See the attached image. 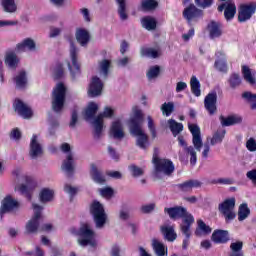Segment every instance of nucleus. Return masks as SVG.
<instances>
[{
    "label": "nucleus",
    "mask_w": 256,
    "mask_h": 256,
    "mask_svg": "<svg viewBox=\"0 0 256 256\" xmlns=\"http://www.w3.org/2000/svg\"><path fill=\"white\" fill-rule=\"evenodd\" d=\"M188 128L190 133H192V143L194 147L187 146V142H185L183 136L178 137V142L179 145L183 147L186 155H190V165H192V167H195V165H197L196 151H201V148L203 147V139H201V129L197 126V124H188Z\"/></svg>",
    "instance_id": "obj_1"
},
{
    "label": "nucleus",
    "mask_w": 256,
    "mask_h": 256,
    "mask_svg": "<svg viewBox=\"0 0 256 256\" xmlns=\"http://www.w3.org/2000/svg\"><path fill=\"white\" fill-rule=\"evenodd\" d=\"M13 175L16 177L17 181H19V183L15 186V191L21 193V195H25V193H29L31 189H35V187H37V182L31 179V177L23 174L21 169H15L13 171Z\"/></svg>",
    "instance_id": "obj_2"
},
{
    "label": "nucleus",
    "mask_w": 256,
    "mask_h": 256,
    "mask_svg": "<svg viewBox=\"0 0 256 256\" xmlns=\"http://www.w3.org/2000/svg\"><path fill=\"white\" fill-rule=\"evenodd\" d=\"M164 213H167L170 219H182V224L180 227H183L184 225H193V223H195V218L193 215L187 212L186 208L181 206L165 208Z\"/></svg>",
    "instance_id": "obj_3"
},
{
    "label": "nucleus",
    "mask_w": 256,
    "mask_h": 256,
    "mask_svg": "<svg viewBox=\"0 0 256 256\" xmlns=\"http://www.w3.org/2000/svg\"><path fill=\"white\" fill-rule=\"evenodd\" d=\"M78 245L81 247H97L95 231L89 224H83L78 231Z\"/></svg>",
    "instance_id": "obj_4"
},
{
    "label": "nucleus",
    "mask_w": 256,
    "mask_h": 256,
    "mask_svg": "<svg viewBox=\"0 0 256 256\" xmlns=\"http://www.w3.org/2000/svg\"><path fill=\"white\" fill-rule=\"evenodd\" d=\"M67 88L62 83L56 85L52 92V109L55 113H61L65 107Z\"/></svg>",
    "instance_id": "obj_5"
},
{
    "label": "nucleus",
    "mask_w": 256,
    "mask_h": 256,
    "mask_svg": "<svg viewBox=\"0 0 256 256\" xmlns=\"http://www.w3.org/2000/svg\"><path fill=\"white\" fill-rule=\"evenodd\" d=\"M154 177L162 179L163 175H171L175 171V165L171 160L153 157Z\"/></svg>",
    "instance_id": "obj_6"
},
{
    "label": "nucleus",
    "mask_w": 256,
    "mask_h": 256,
    "mask_svg": "<svg viewBox=\"0 0 256 256\" xmlns=\"http://www.w3.org/2000/svg\"><path fill=\"white\" fill-rule=\"evenodd\" d=\"M90 213L94 219L97 229H103L105 223H107V213H105L103 204L94 200L90 205Z\"/></svg>",
    "instance_id": "obj_7"
},
{
    "label": "nucleus",
    "mask_w": 256,
    "mask_h": 256,
    "mask_svg": "<svg viewBox=\"0 0 256 256\" xmlns=\"http://www.w3.org/2000/svg\"><path fill=\"white\" fill-rule=\"evenodd\" d=\"M113 113V108L105 107L103 113H100L91 121L95 139H99L101 137V133H103V119H111Z\"/></svg>",
    "instance_id": "obj_8"
},
{
    "label": "nucleus",
    "mask_w": 256,
    "mask_h": 256,
    "mask_svg": "<svg viewBox=\"0 0 256 256\" xmlns=\"http://www.w3.org/2000/svg\"><path fill=\"white\" fill-rule=\"evenodd\" d=\"M79 55V49L75 47L73 42L70 43V62H68V69L71 73L72 79H77L79 75H81V64H79V60L77 59Z\"/></svg>",
    "instance_id": "obj_9"
},
{
    "label": "nucleus",
    "mask_w": 256,
    "mask_h": 256,
    "mask_svg": "<svg viewBox=\"0 0 256 256\" xmlns=\"http://www.w3.org/2000/svg\"><path fill=\"white\" fill-rule=\"evenodd\" d=\"M60 149L63 153L67 154L62 164V171H64L66 175H73V171H75V160L73 159V152H71V145H69V143H63Z\"/></svg>",
    "instance_id": "obj_10"
},
{
    "label": "nucleus",
    "mask_w": 256,
    "mask_h": 256,
    "mask_svg": "<svg viewBox=\"0 0 256 256\" xmlns=\"http://www.w3.org/2000/svg\"><path fill=\"white\" fill-rule=\"evenodd\" d=\"M218 209L222 215H224V219L226 223L229 221H233L237 215L235 214V198L226 199L223 203L219 204Z\"/></svg>",
    "instance_id": "obj_11"
},
{
    "label": "nucleus",
    "mask_w": 256,
    "mask_h": 256,
    "mask_svg": "<svg viewBox=\"0 0 256 256\" xmlns=\"http://www.w3.org/2000/svg\"><path fill=\"white\" fill-rule=\"evenodd\" d=\"M33 217L26 224L27 233H37L39 229V219H41V213H43V207L38 204H32Z\"/></svg>",
    "instance_id": "obj_12"
},
{
    "label": "nucleus",
    "mask_w": 256,
    "mask_h": 256,
    "mask_svg": "<svg viewBox=\"0 0 256 256\" xmlns=\"http://www.w3.org/2000/svg\"><path fill=\"white\" fill-rule=\"evenodd\" d=\"M129 131L130 135L136 137L137 147L140 149H147L149 147V136H147L142 127L133 126Z\"/></svg>",
    "instance_id": "obj_13"
},
{
    "label": "nucleus",
    "mask_w": 256,
    "mask_h": 256,
    "mask_svg": "<svg viewBox=\"0 0 256 256\" xmlns=\"http://www.w3.org/2000/svg\"><path fill=\"white\" fill-rule=\"evenodd\" d=\"M256 13V3L251 2L249 4L240 5V9L238 12V21L240 23H245V21H249L253 15Z\"/></svg>",
    "instance_id": "obj_14"
},
{
    "label": "nucleus",
    "mask_w": 256,
    "mask_h": 256,
    "mask_svg": "<svg viewBox=\"0 0 256 256\" xmlns=\"http://www.w3.org/2000/svg\"><path fill=\"white\" fill-rule=\"evenodd\" d=\"M15 113L19 114L23 119H31L33 117V110L19 98H16L13 103Z\"/></svg>",
    "instance_id": "obj_15"
},
{
    "label": "nucleus",
    "mask_w": 256,
    "mask_h": 256,
    "mask_svg": "<svg viewBox=\"0 0 256 256\" xmlns=\"http://www.w3.org/2000/svg\"><path fill=\"white\" fill-rule=\"evenodd\" d=\"M29 155L31 159H39L43 155V144L37 134H34L30 140Z\"/></svg>",
    "instance_id": "obj_16"
},
{
    "label": "nucleus",
    "mask_w": 256,
    "mask_h": 256,
    "mask_svg": "<svg viewBox=\"0 0 256 256\" xmlns=\"http://www.w3.org/2000/svg\"><path fill=\"white\" fill-rule=\"evenodd\" d=\"M218 11H224V17L226 21H231L235 17V13H237V6L232 1H227L220 6H218Z\"/></svg>",
    "instance_id": "obj_17"
},
{
    "label": "nucleus",
    "mask_w": 256,
    "mask_h": 256,
    "mask_svg": "<svg viewBox=\"0 0 256 256\" xmlns=\"http://www.w3.org/2000/svg\"><path fill=\"white\" fill-rule=\"evenodd\" d=\"M103 91V82L97 76L92 77L88 88L89 97H99Z\"/></svg>",
    "instance_id": "obj_18"
},
{
    "label": "nucleus",
    "mask_w": 256,
    "mask_h": 256,
    "mask_svg": "<svg viewBox=\"0 0 256 256\" xmlns=\"http://www.w3.org/2000/svg\"><path fill=\"white\" fill-rule=\"evenodd\" d=\"M204 107L209 115L217 113V92L209 93L204 99Z\"/></svg>",
    "instance_id": "obj_19"
},
{
    "label": "nucleus",
    "mask_w": 256,
    "mask_h": 256,
    "mask_svg": "<svg viewBox=\"0 0 256 256\" xmlns=\"http://www.w3.org/2000/svg\"><path fill=\"white\" fill-rule=\"evenodd\" d=\"M15 209H19V202L11 196H6L2 201L0 209L1 215H4V213H11V211H15Z\"/></svg>",
    "instance_id": "obj_20"
},
{
    "label": "nucleus",
    "mask_w": 256,
    "mask_h": 256,
    "mask_svg": "<svg viewBox=\"0 0 256 256\" xmlns=\"http://www.w3.org/2000/svg\"><path fill=\"white\" fill-rule=\"evenodd\" d=\"M241 73L244 81L251 85V87H256V71L249 68L247 65H242L241 67Z\"/></svg>",
    "instance_id": "obj_21"
},
{
    "label": "nucleus",
    "mask_w": 256,
    "mask_h": 256,
    "mask_svg": "<svg viewBox=\"0 0 256 256\" xmlns=\"http://www.w3.org/2000/svg\"><path fill=\"white\" fill-rule=\"evenodd\" d=\"M183 15L187 19L188 23H191V21L199 19V17L203 15V12L195 7L194 4H190L184 9Z\"/></svg>",
    "instance_id": "obj_22"
},
{
    "label": "nucleus",
    "mask_w": 256,
    "mask_h": 256,
    "mask_svg": "<svg viewBox=\"0 0 256 256\" xmlns=\"http://www.w3.org/2000/svg\"><path fill=\"white\" fill-rule=\"evenodd\" d=\"M179 191L183 193H191L193 189H199L201 187V182L199 180H188L177 185Z\"/></svg>",
    "instance_id": "obj_23"
},
{
    "label": "nucleus",
    "mask_w": 256,
    "mask_h": 256,
    "mask_svg": "<svg viewBox=\"0 0 256 256\" xmlns=\"http://www.w3.org/2000/svg\"><path fill=\"white\" fill-rule=\"evenodd\" d=\"M35 49H37V45L31 38H26L16 45V51L20 52L35 51Z\"/></svg>",
    "instance_id": "obj_24"
},
{
    "label": "nucleus",
    "mask_w": 256,
    "mask_h": 256,
    "mask_svg": "<svg viewBox=\"0 0 256 256\" xmlns=\"http://www.w3.org/2000/svg\"><path fill=\"white\" fill-rule=\"evenodd\" d=\"M216 57L218 59L214 63V67L220 73H227V56L223 52H217Z\"/></svg>",
    "instance_id": "obj_25"
},
{
    "label": "nucleus",
    "mask_w": 256,
    "mask_h": 256,
    "mask_svg": "<svg viewBox=\"0 0 256 256\" xmlns=\"http://www.w3.org/2000/svg\"><path fill=\"white\" fill-rule=\"evenodd\" d=\"M208 32L211 39H219L223 35V30L221 28V23L211 21L208 24Z\"/></svg>",
    "instance_id": "obj_26"
},
{
    "label": "nucleus",
    "mask_w": 256,
    "mask_h": 256,
    "mask_svg": "<svg viewBox=\"0 0 256 256\" xmlns=\"http://www.w3.org/2000/svg\"><path fill=\"white\" fill-rule=\"evenodd\" d=\"M220 123L222 127H231V125H239L243 123V117L239 115H231L228 117L220 116Z\"/></svg>",
    "instance_id": "obj_27"
},
{
    "label": "nucleus",
    "mask_w": 256,
    "mask_h": 256,
    "mask_svg": "<svg viewBox=\"0 0 256 256\" xmlns=\"http://www.w3.org/2000/svg\"><path fill=\"white\" fill-rule=\"evenodd\" d=\"M211 226L204 223L203 220L199 219L197 220V227L195 230L196 237H205L207 235H211Z\"/></svg>",
    "instance_id": "obj_28"
},
{
    "label": "nucleus",
    "mask_w": 256,
    "mask_h": 256,
    "mask_svg": "<svg viewBox=\"0 0 256 256\" xmlns=\"http://www.w3.org/2000/svg\"><path fill=\"white\" fill-rule=\"evenodd\" d=\"M110 134L112 137H114V139H123V137H125V132H123V124H121V121L116 120L112 123Z\"/></svg>",
    "instance_id": "obj_29"
},
{
    "label": "nucleus",
    "mask_w": 256,
    "mask_h": 256,
    "mask_svg": "<svg viewBox=\"0 0 256 256\" xmlns=\"http://www.w3.org/2000/svg\"><path fill=\"white\" fill-rule=\"evenodd\" d=\"M91 39V36L89 35V31L83 28H78L76 30V41L82 46L85 47L87 43H89V40Z\"/></svg>",
    "instance_id": "obj_30"
},
{
    "label": "nucleus",
    "mask_w": 256,
    "mask_h": 256,
    "mask_svg": "<svg viewBox=\"0 0 256 256\" xmlns=\"http://www.w3.org/2000/svg\"><path fill=\"white\" fill-rule=\"evenodd\" d=\"M214 243H227L229 241V232L227 230H215L212 234Z\"/></svg>",
    "instance_id": "obj_31"
},
{
    "label": "nucleus",
    "mask_w": 256,
    "mask_h": 256,
    "mask_svg": "<svg viewBox=\"0 0 256 256\" xmlns=\"http://www.w3.org/2000/svg\"><path fill=\"white\" fill-rule=\"evenodd\" d=\"M161 233L164 235L166 241L173 242L177 239V233H175V228L170 225L161 226Z\"/></svg>",
    "instance_id": "obj_32"
},
{
    "label": "nucleus",
    "mask_w": 256,
    "mask_h": 256,
    "mask_svg": "<svg viewBox=\"0 0 256 256\" xmlns=\"http://www.w3.org/2000/svg\"><path fill=\"white\" fill-rule=\"evenodd\" d=\"M133 127L143 128V112L141 110L134 111V116L129 120V130Z\"/></svg>",
    "instance_id": "obj_33"
},
{
    "label": "nucleus",
    "mask_w": 256,
    "mask_h": 256,
    "mask_svg": "<svg viewBox=\"0 0 256 256\" xmlns=\"http://www.w3.org/2000/svg\"><path fill=\"white\" fill-rule=\"evenodd\" d=\"M109 69H111V60L103 59L98 62L97 71L101 77L107 79V75H109Z\"/></svg>",
    "instance_id": "obj_34"
},
{
    "label": "nucleus",
    "mask_w": 256,
    "mask_h": 256,
    "mask_svg": "<svg viewBox=\"0 0 256 256\" xmlns=\"http://www.w3.org/2000/svg\"><path fill=\"white\" fill-rule=\"evenodd\" d=\"M55 191L51 188H43L39 193V199L41 203H49L53 201Z\"/></svg>",
    "instance_id": "obj_35"
},
{
    "label": "nucleus",
    "mask_w": 256,
    "mask_h": 256,
    "mask_svg": "<svg viewBox=\"0 0 256 256\" xmlns=\"http://www.w3.org/2000/svg\"><path fill=\"white\" fill-rule=\"evenodd\" d=\"M14 82L17 89H25L27 87V72L22 70L19 72L15 78Z\"/></svg>",
    "instance_id": "obj_36"
},
{
    "label": "nucleus",
    "mask_w": 256,
    "mask_h": 256,
    "mask_svg": "<svg viewBox=\"0 0 256 256\" xmlns=\"http://www.w3.org/2000/svg\"><path fill=\"white\" fill-rule=\"evenodd\" d=\"M118 5V15L121 21H127L129 19V14H127V1L126 0H116Z\"/></svg>",
    "instance_id": "obj_37"
},
{
    "label": "nucleus",
    "mask_w": 256,
    "mask_h": 256,
    "mask_svg": "<svg viewBox=\"0 0 256 256\" xmlns=\"http://www.w3.org/2000/svg\"><path fill=\"white\" fill-rule=\"evenodd\" d=\"M5 63L8 67L15 69V67L19 65V57H17V54L13 51L7 52L5 56Z\"/></svg>",
    "instance_id": "obj_38"
},
{
    "label": "nucleus",
    "mask_w": 256,
    "mask_h": 256,
    "mask_svg": "<svg viewBox=\"0 0 256 256\" xmlns=\"http://www.w3.org/2000/svg\"><path fill=\"white\" fill-rule=\"evenodd\" d=\"M251 215V209H249V205L247 203L240 204L238 208V221H245V219L249 218Z\"/></svg>",
    "instance_id": "obj_39"
},
{
    "label": "nucleus",
    "mask_w": 256,
    "mask_h": 256,
    "mask_svg": "<svg viewBox=\"0 0 256 256\" xmlns=\"http://www.w3.org/2000/svg\"><path fill=\"white\" fill-rule=\"evenodd\" d=\"M152 246L157 256L167 255V247L161 241L154 239L152 241Z\"/></svg>",
    "instance_id": "obj_40"
},
{
    "label": "nucleus",
    "mask_w": 256,
    "mask_h": 256,
    "mask_svg": "<svg viewBox=\"0 0 256 256\" xmlns=\"http://www.w3.org/2000/svg\"><path fill=\"white\" fill-rule=\"evenodd\" d=\"M90 175L95 183H105V176L97 169L95 164H91Z\"/></svg>",
    "instance_id": "obj_41"
},
{
    "label": "nucleus",
    "mask_w": 256,
    "mask_h": 256,
    "mask_svg": "<svg viewBox=\"0 0 256 256\" xmlns=\"http://www.w3.org/2000/svg\"><path fill=\"white\" fill-rule=\"evenodd\" d=\"M142 57H150V59H157L161 56V51L155 48H141Z\"/></svg>",
    "instance_id": "obj_42"
},
{
    "label": "nucleus",
    "mask_w": 256,
    "mask_h": 256,
    "mask_svg": "<svg viewBox=\"0 0 256 256\" xmlns=\"http://www.w3.org/2000/svg\"><path fill=\"white\" fill-rule=\"evenodd\" d=\"M227 131L225 129H218L216 132H214L210 144L211 145H217L219 143H223V139H225Z\"/></svg>",
    "instance_id": "obj_43"
},
{
    "label": "nucleus",
    "mask_w": 256,
    "mask_h": 256,
    "mask_svg": "<svg viewBox=\"0 0 256 256\" xmlns=\"http://www.w3.org/2000/svg\"><path fill=\"white\" fill-rule=\"evenodd\" d=\"M97 111H99V106L97 105V103L95 102H90L88 104V107L86 109V112H85V117L86 119L89 121V120H93L95 119V115L97 114Z\"/></svg>",
    "instance_id": "obj_44"
},
{
    "label": "nucleus",
    "mask_w": 256,
    "mask_h": 256,
    "mask_svg": "<svg viewBox=\"0 0 256 256\" xmlns=\"http://www.w3.org/2000/svg\"><path fill=\"white\" fill-rule=\"evenodd\" d=\"M168 127L174 137H177L181 131H183V124L179 123L173 119L168 120Z\"/></svg>",
    "instance_id": "obj_45"
},
{
    "label": "nucleus",
    "mask_w": 256,
    "mask_h": 256,
    "mask_svg": "<svg viewBox=\"0 0 256 256\" xmlns=\"http://www.w3.org/2000/svg\"><path fill=\"white\" fill-rule=\"evenodd\" d=\"M190 87L191 92L193 93V95H195V97H201V83L196 76H192L190 80Z\"/></svg>",
    "instance_id": "obj_46"
},
{
    "label": "nucleus",
    "mask_w": 256,
    "mask_h": 256,
    "mask_svg": "<svg viewBox=\"0 0 256 256\" xmlns=\"http://www.w3.org/2000/svg\"><path fill=\"white\" fill-rule=\"evenodd\" d=\"M180 230L185 236L182 247L183 249H187L189 247V239L191 238V225L180 226Z\"/></svg>",
    "instance_id": "obj_47"
},
{
    "label": "nucleus",
    "mask_w": 256,
    "mask_h": 256,
    "mask_svg": "<svg viewBox=\"0 0 256 256\" xmlns=\"http://www.w3.org/2000/svg\"><path fill=\"white\" fill-rule=\"evenodd\" d=\"M142 27L147 31H153L157 27V21L153 17H145L141 20Z\"/></svg>",
    "instance_id": "obj_48"
},
{
    "label": "nucleus",
    "mask_w": 256,
    "mask_h": 256,
    "mask_svg": "<svg viewBox=\"0 0 256 256\" xmlns=\"http://www.w3.org/2000/svg\"><path fill=\"white\" fill-rule=\"evenodd\" d=\"M2 7L6 13H15L17 11L15 0H2Z\"/></svg>",
    "instance_id": "obj_49"
},
{
    "label": "nucleus",
    "mask_w": 256,
    "mask_h": 256,
    "mask_svg": "<svg viewBox=\"0 0 256 256\" xmlns=\"http://www.w3.org/2000/svg\"><path fill=\"white\" fill-rule=\"evenodd\" d=\"M161 111L165 117H171V114L175 111V104L173 102H165L161 106Z\"/></svg>",
    "instance_id": "obj_50"
},
{
    "label": "nucleus",
    "mask_w": 256,
    "mask_h": 256,
    "mask_svg": "<svg viewBox=\"0 0 256 256\" xmlns=\"http://www.w3.org/2000/svg\"><path fill=\"white\" fill-rule=\"evenodd\" d=\"M243 99L247 101V103L250 104V107L252 110L256 109V94H253L251 92H244L242 94Z\"/></svg>",
    "instance_id": "obj_51"
},
{
    "label": "nucleus",
    "mask_w": 256,
    "mask_h": 256,
    "mask_svg": "<svg viewBox=\"0 0 256 256\" xmlns=\"http://www.w3.org/2000/svg\"><path fill=\"white\" fill-rule=\"evenodd\" d=\"M228 83H229L231 89H237V87H239V85H241V76L237 73L231 74L228 79Z\"/></svg>",
    "instance_id": "obj_52"
},
{
    "label": "nucleus",
    "mask_w": 256,
    "mask_h": 256,
    "mask_svg": "<svg viewBox=\"0 0 256 256\" xmlns=\"http://www.w3.org/2000/svg\"><path fill=\"white\" fill-rule=\"evenodd\" d=\"M159 3L156 0H143L142 1V9L144 11H154L157 9Z\"/></svg>",
    "instance_id": "obj_53"
},
{
    "label": "nucleus",
    "mask_w": 256,
    "mask_h": 256,
    "mask_svg": "<svg viewBox=\"0 0 256 256\" xmlns=\"http://www.w3.org/2000/svg\"><path fill=\"white\" fill-rule=\"evenodd\" d=\"M147 121H148V129L152 135V139H155L157 137V129L155 128V121L151 116H147Z\"/></svg>",
    "instance_id": "obj_54"
},
{
    "label": "nucleus",
    "mask_w": 256,
    "mask_h": 256,
    "mask_svg": "<svg viewBox=\"0 0 256 256\" xmlns=\"http://www.w3.org/2000/svg\"><path fill=\"white\" fill-rule=\"evenodd\" d=\"M99 193L105 199H111V197H113L114 191H113V188L105 187V188L99 189Z\"/></svg>",
    "instance_id": "obj_55"
},
{
    "label": "nucleus",
    "mask_w": 256,
    "mask_h": 256,
    "mask_svg": "<svg viewBox=\"0 0 256 256\" xmlns=\"http://www.w3.org/2000/svg\"><path fill=\"white\" fill-rule=\"evenodd\" d=\"M160 68L159 66H153L147 72L148 79H157L159 77Z\"/></svg>",
    "instance_id": "obj_56"
},
{
    "label": "nucleus",
    "mask_w": 256,
    "mask_h": 256,
    "mask_svg": "<svg viewBox=\"0 0 256 256\" xmlns=\"http://www.w3.org/2000/svg\"><path fill=\"white\" fill-rule=\"evenodd\" d=\"M129 169H130L133 177H141L143 175V173H145V170L143 168H140L135 165L129 166Z\"/></svg>",
    "instance_id": "obj_57"
},
{
    "label": "nucleus",
    "mask_w": 256,
    "mask_h": 256,
    "mask_svg": "<svg viewBox=\"0 0 256 256\" xmlns=\"http://www.w3.org/2000/svg\"><path fill=\"white\" fill-rule=\"evenodd\" d=\"M213 185H233V179L231 178H219L212 181Z\"/></svg>",
    "instance_id": "obj_58"
},
{
    "label": "nucleus",
    "mask_w": 256,
    "mask_h": 256,
    "mask_svg": "<svg viewBox=\"0 0 256 256\" xmlns=\"http://www.w3.org/2000/svg\"><path fill=\"white\" fill-rule=\"evenodd\" d=\"M246 149H248L250 151V153H255V151H256V139L255 138L250 137L246 141Z\"/></svg>",
    "instance_id": "obj_59"
},
{
    "label": "nucleus",
    "mask_w": 256,
    "mask_h": 256,
    "mask_svg": "<svg viewBox=\"0 0 256 256\" xmlns=\"http://www.w3.org/2000/svg\"><path fill=\"white\" fill-rule=\"evenodd\" d=\"M140 211L145 214L153 213L155 211V203L142 205Z\"/></svg>",
    "instance_id": "obj_60"
},
{
    "label": "nucleus",
    "mask_w": 256,
    "mask_h": 256,
    "mask_svg": "<svg viewBox=\"0 0 256 256\" xmlns=\"http://www.w3.org/2000/svg\"><path fill=\"white\" fill-rule=\"evenodd\" d=\"M10 139L12 141H20L21 140V130L19 128H14L10 132Z\"/></svg>",
    "instance_id": "obj_61"
},
{
    "label": "nucleus",
    "mask_w": 256,
    "mask_h": 256,
    "mask_svg": "<svg viewBox=\"0 0 256 256\" xmlns=\"http://www.w3.org/2000/svg\"><path fill=\"white\" fill-rule=\"evenodd\" d=\"M230 249L234 253H239V251H241V249H243V242H241V241L232 242L230 244Z\"/></svg>",
    "instance_id": "obj_62"
},
{
    "label": "nucleus",
    "mask_w": 256,
    "mask_h": 256,
    "mask_svg": "<svg viewBox=\"0 0 256 256\" xmlns=\"http://www.w3.org/2000/svg\"><path fill=\"white\" fill-rule=\"evenodd\" d=\"M196 5L202 9H207L210 5H213V0H195Z\"/></svg>",
    "instance_id": "obj_63"
},
{
    "label": "nucleus",
    "mask_w": 256,
    "mask_h": 256,
    "mask_svg": "<svg viewBox=\"0 0 256 256\" xmlns=\"http://www.w3.org/2000/svg\"><path fill=\"white\" fill-rule=\"evenodd\" d=\"M247 179H249L253 185L256 186V169H252L246 173Z\"/></svg>",
    "instance_id": "obj_64"
}]
</instances>
